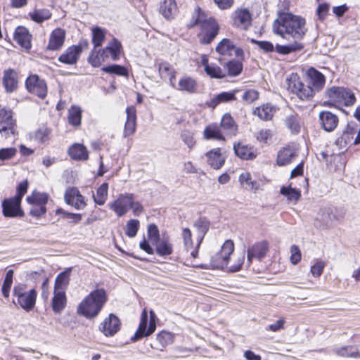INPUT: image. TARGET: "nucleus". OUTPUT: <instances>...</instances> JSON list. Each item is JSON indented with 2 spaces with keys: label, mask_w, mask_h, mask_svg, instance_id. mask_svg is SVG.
I'll return each mask as SVG.
<instances>
[{
  "label": "nucleus",
  "mask_w": 360,
  "mask_h": 360,
  "mask_svg": "<svg viewBox=\"0 0 360 360\" xmlns=\"http://www.w3.org/2000/svg\"><path fill=\"white\" fill-rule=\"evenodd\" d=\"M103 72H107L110 75H116L118 76H127V70L121 65H111L108 66H105L102 68L101 69Z\"/></svg>",
  "instance_id": "obj_56"
},
{
  "label": "nucleus",
  "mask_w": 360,
  "mask_h": 360,
  "mask_svg": "<svg viewBox=\"0 0 360 360\" xmlns=\"http://www.w3.org/2000/svg\"><path fill=\"white\" fill-rule=\"evenodd\" d=\"M70 276V269L60 273L56 278L54 290L64 291L69 285Z\"/></svg>",
  "instance_id": "obj_40"
},
{
  "label": "nucleus",
  "mask_w": 360,
  "mask_h": 360,
  "mask_svg": "<svg viewBox=\"0 0 360 360\" xmlns=\"http://www.w3.org/2000/svg\"><path fill=\"white\" fill-rule=\"evenodd\" d=\"M71 158L75 160H86L89 158L88 151L84 146L79 143L73 144L68 150Z\"/></svg>",
  "instance_id": "obj_37"
},
{
  "label": "nucleus",
  "mask_w": 360,
  "mask_h": 360,
  "mask_svg": "<svg viewBox=\"0 0 360 360\" xmlns=\"http://www.w3.org/2000/svg\"><path fill=\"white\" fill-rule=\"evenodd\" d=\"M251 16L247 9L236 11L234 13L233 24L236 27L245 30L250 25Z\"/></svg>",
  "instance_id": "obj_30"
},
{
  "label": "nucleus",
  "mask_w": 360,
  "mask_h": 360,
  "mask_svg": "<svg viewBox=\"0 0 360 360\" xmlns=\"http://www.w3.org/2000/svg\"><path fill=\"white\" fill-rule=\"evenodd\" d=\"M234 250V244L231 240H226L221 250L213 255L210 260L211 266L214 269H224L227 266L230 255Z\"/></svg>",
  "instance_id": "obj_9"
},
{
  "label": "nucleus",
  "mask_w": 360,
  "mask_h": 360,
  "mask_svg": "<svg viewBox=\"0 0 360 360\" xmlns=\"http://www.w3.org/2000/svg\"><path fill=\"white\" fill-rule=\"evenodd\" d=\"M158 70L162 79H168L170 84L174 86V80L175 79L176 72L172 65L167 62H162L159 64Z\"/></svg>",
  "instance_id": "obj_38"
},
{
  "label": "nucleus",
  "mask_w": 360,
  "mask_h": 360,
  "mask_svg": "<svg viewBox=\"0 0 360 360\" xmlns=\"http://www.w3.org/2000/svg\"><path fill=\"white\" fill-rule=\"evenodd\" d=\"M26 88L29 92L44 98L47 94V85L44 79L37 75L30 76L25 82Z\"/></svg>",
  "instance_id": "obj_14"
},
{
  "label": "nucleus",
  "mask_w": 360,
  "mask_h": 360,
  "mask_svg": "<svg viewBox=\"0 0 360 360\" xmlns=\"http://www.w3.org/2000/svg\"><path fill=\"white\" fill-rule=\"evenodd\" d=\"M32 207L30 208V213L31 215L37 217H39L46 212V207L44 205L30 203Z\"/></svg>",
  "instance_id": "obj_64"
},
{
  "label": "nucleus",
  "mask_w": 360,
  "mask_h": 360,
  "mask_svg": "<svg viewBox=\"0 0 360 360\" xmlns=\"http://www.w3.org/2000/svg\"><path fill=\"white\" fill-rule=\"evenodd\" d=\"M13 296L18 304L27 312L32 311L36 304L37 292L35 289L26 290V285L19 283L13 288Z\"/></svg>",
  "instance_id": "obj_5"
},
{
  "label": "nucleus",
  "mask_w": 360,
  "mask_h": 360,
  "mask_svg": "<svg viewBox=\"0 0 360 360\" xmlns=\"http://www.w3.org/2000/svg\"><path fill=\"white\" fill-rule=\"evenodd\" d=\"M67 297L64 291H53V297L51 300L52 309L56 314H60L65 307Z\"/></svg>",
  "instance_id": "obj_32"
},
{
  "label": "nucleus",
  "mask_w": 360,
  "mask_h": 360,
  "mask_svg": "<svg viewBox=\"0 0 360 360\" xmlns=\"http://www.w3.org/2000/svg\"><path fill=\"white\" fill-rule=\"evenodd\" d=\"M13 271L9 269L4 278V283L2 285V294L5 297H8L10 289L13 283Z\"/></svg>",
  "instance_id": "obj_57"
},
{
  "label": "nucleus",
  "mask_w": 360,
  "mask_h": 360,
  "mask_svg": "<svg viewBox=\"0 0 360 360\" xmlns=\"http://www.w3.org/2000/svg\"><path fill=\"white\" fill-rule=\"evenodd\" d=\"M273 30L282 38L295 41L301 39L307 30L305 19L290 13H280L274 22Z\"/></svg>",
  "instance_id": "obj_1"
},
{
  "label": "nucleus",
  "mask_w": 360,
  "mask_h": 360,
  "mask_svg": "<svg viewBox=\"0 0 360 360\" xmlns=\"http://www.w3.org/2000/svg\"><path fill=\"white\" fill-rule=\"evenodd\" d=\"M82 110L79 107L72 106L68 111V122L73 126H79L81 123Z\"/></svg>",
  "instance_id": "obj_52"
},
{
  "label": "nucleus",
  "mask_w": 360,
  "mask_h": 360,
  "mask_svg": "<svg viewBox=\"0 0 360 360\" xmlns=\"http://www.w3.org/2000/svg\"><path fill=\"white\" fill-rule=\"evenodd\" d=\"M196 25H198L200 29L198 36L201 44H210L218 34L219 25L216 20L211 17L208 18L199 7L195 9L188 26L193 27Z\"/></svg>",
  "instance_id": "obj_2"
},
{
  "label": "nucleus",
  "mask_w": 360,
  "mask_h": 360,
  "mask_svg": "<svg viewBox=\"0 0 360 360\" xmlns=\"http://www.w3.org/2000/svg\"><path fill=\"white\" fill-rule=\"evenodd\" d=\"M303 48V45L302 43L295 41L291 44L288 45H279L277 44L275 46V50L277 53L280 54H289L292 52H295L297 51H300Z\"/></svg>",
  "instance_id": "obj_49"
},
{
  "label": "nucleus",
  "mask_w": 360,
  "mask_h": 360,
  "mask_svg": "<svg viewBox=\"0 0 360 360\" xmlns=\"http://www.w3.org/2000/svg\"><path fill=\"white\" fill-rule=\"evenodd\" d=\"M31 19L38 23L49 20L51 17V13L49 9H36L30 13Z\"/></svg>",
  "instance_id": "obj_51"
},
{
  "label": "nucleus",
  "mask_w": 360,
  "mask_h": 360,
  "mask_svg": "<svg viewBox=\"0 0 360 360\" xmlns=\"http://www.w3.org/2000/svg\"><path fill=\"white\" fill-rule=\"evenodd\" d=\"M156 315L154 311L151 309L150 311L149 325L147 328L148 313L146 309H144L141 312L139 328L135 334L131 337V341L136 342L143 337H148L153 333L156 329Z\"/></svg>",
  "instance_id": "obj_8"
},
{
  "label": "nucleus",
  "mask_w": 360,
  "mask_h": 360,
  "mask_svg": "<svg viewBox=\"0 0 360 360\" xmlns=\"http://www.w3.org/2000/svg\"><path fill=\"white\" fill-rule=\"evenodd\" d=\"M121 322L119 318L110 314L101 324L100 330L105 336H113L120 329Z\"/></svg>",
  "instance_id": "obj_21"
},
{
  "label": "nucleus",
  "mask_w": 360,
  "mask_h": 360,
  "mask_svg": "<svg viewBox=\"0 0 360 360\" xmlns=\"http://www.w3.org/2000/svg\"><path fill=\"white\" fill-rule=\"evenodd\" d=\"M298 156V148L294 143L281 148L277 154L276 164L278 166L290 165Z\"/></svg>",
  "instance_id": "obj_17"
},
{
  "label": "nucleus",
  "mask_w": 360,
  "mask_h": 360,
  "mask_svg": "<svg viewBox=\"0 0 360 360\" xmlns=\"http://www.w3.org/2000/svg\"><path fill=\"white\" fill-rule=\"evenodd\" d=\"M233 149L236 155L243 160H252L257 157L256 150L248 145L238 143L234 144Z\"/></svg>",
  "instance_id": "obj_29"
},
{
  "label": "nucleus",
  "mask_w": 360,
  "mask_h": 360,
  "mask_svg": "<svg viewBox=\"0 0 360 360\" xmlns=\"http://www.w3.org/2000/svg\"><path fill=\"white\" fill-rule=\"evenodd\" d=\"M15 41L22 47L29 49L31 47V35L27 28L18 27L14 34Z\"/></svg>",
  "instance_id": "obj_31"
},
{
  "label": "nucleus",
  "mask_w": 360,
  "mask_h": 360,
  "mask_svg": "<svg viewBox=\"0 0 360 360\" xmlns=\"http://www.w3.org/2000/svg\"><path fill=\"white\" fill-rule=\"evenodd\" d=\"M198 65L203 67L205 72L210 78L222 79L225 77V69L215 63H210L207 55L202 54L200 56Z\"/></svg>",
  "instance_id": "obj_16"
},
{
  "label": "nucleus",
  "mask_w": 360,
  "mask_h": 360,
  "mask_svg": "<svg viewBox=\"0 0 360 360\" xmlns=\"http://www.w3.org/2000/svg\"><path fill=\"white\" fill-rule=\"evenodd\" d=\"M160 13L166 19H172L179 13L178 6L175 0H164L160 6Z\"/></svg>",
  "instance_id": "obj_28"
},
{
  "label": "nucleus",
  "mask_w": 360,
  "mask_h": 360,
  "mask_svg": "<svg viewBox=\"0 0 360 360\" xmlns=\"http://www.w3.org/2000/svg\"><path fill=\"white\" fill-rule=\"evenodd\" d=\"M109 58V55L105 54L104 51L102 49L101 51L96 52L92 51L89 56V63L94 68H97L101 65V64Z\"/></svg>",
  "instance_id": "obj_48"
},
{
  "label": "nucleus",
  "mask_w": 360,
  "mask_h": 360,
  "mask_svg": "<svg viewBox=\"0 0 360 360\" xmlns=\"http://www.w3.org/2000/svg\"><path fill=\"white\" fill-rule=\"evenodd\" d=\"M181 138L190 149H192L195 146V140L193 132L184 130L181 132Z\"/></svg>",
  "instance_id": "obj_62"
},
{
  "label": "nucleus",
  "mask_w": 360,
  "mask_h": 360,
  "mask_svg": "<svg viewBox=\"0 0 360 360\" xmlns=\"http://www.w3.org/2000/svg\"><path fill=\"white\" fill-rule=\"evenodd\" d=\"M107 300L108 297L105 290H93L78 304L77 313L86 319H94L98 315Z\"/></svg>",
  "instance_id": "obj_3"
},
{
  "label": "nucleus",
  "mask_w": 360,
  "mask_h": 360,
  "mask_svg": "<svg viewBox=\"0 0 360 360\" xmlns=\"http://www.w3.org/2000/svg\"><path fill=\"white\" fill-rule=\"evenodd\" d=\"M238 91V90L228 92L224 91L214 96L210 101L209 106L215 108L221 103H226L236 100L235 93Z\"/></svg>",
  "instance_id": "obj_41"
},
{
  "label": "nucleus",
  "mask_w": 360,
  "mask_h": 360,
  "mask_svg": "<svg viewBox=\"0 0 360 360\" xmlns=\"http://www.w3.org/2000/svg\"><path fill=\"white\" fill-rule=\"evenodd\" d=\"M285 126L293 134L300 132L301 124L300 119L296 114H291L285 120Z\"/></svg>",
  "instance_id": "obj_50"
},
{
  "label": "nucleus",
  "mask_w": 360,
  "mask_h": 360,
  "mask_svg": "<svg viewBox=\"0 0 360 360\" xmlns=\"http://www.w3.org/2000/svg\"><path fill=\"white\" fill-rule=\"evenodd\" d=\"M275 111L276 108L273 105L266 103L257 108L254 110V114L257 115L262 120H269L272 118Z\"/></svg>",
  "instance_id": "obj_44"
},
{
  "label": "nucleus",
  "mask_w": 360,
  "mask_h": 360,
  "mask_svg": "<svg viewBox=\"0 0 360 360\" xmlns=\"http://www.w3.org/2000/svg\"><path fill=\"white\" fill-rule=\"evenodd\" d=\"M65 36V31L63 29L56 28L53 30L50 34L46 49L49 51L60 50L63 46Z\"/></svg>",
  "instance_id": "obj_22"
},
{
  "label": "nucleus",
  "mask_w": 360,
  "mask_h": 360,
  "mask_svg": "<svg viewBox=\"0 0 360 360\" xmlns=\"http://www.w3.org/2000/svg\"><path fill=\"white\" fill-rule=\"evenodd\" d=\"M174 336L173 333L162 330L157 335L156 340L158 345L155 347V348L162 351L167 345L172 344L174 342Z\"/></svg>",
  "instance_id": "obj_43"
},
{
  "label": "nucleus",
  "mask_w": 360,
  "mask_h": 360,
  "mask_svg": "<svg viewBox=\"0 0 360 360\" xmlns=\"http://www.w3.org/2000/svg\"><path fill=\"white\" fill-rule=\"evenodd\" d=\"M216 51L221 56L243 58V51L236 47L233 43L228 39H223L217 46Z\"/></svg>",
  "instance_id": "obj_18"
},
{
  "label": "nucleus",
  "mask_w": 360,
  "mask_h": 360,
  "mask_svg": "<svg viewBox=\"0 0 360 360\" xmlns=\"http://www.w3.org/2000/svg\"><path fill=\"white\" fill-rule=\"evenodd\" d=\"M91 31L92 42L94 46H101L105 39V30L99 27H95L91 29Z\"/></svg>",
  "instance_id": "obj_54"
},
{
  "label": "nucleus",
  "mask_w": 360,
  "mask_h": 360,
  "mask_svg": "<svg viewBox=\"0 0 360 360\" xmlns=\"http://www.w3.org/2000/svg\"><path fill=\"white\" fill-rule=\"evenodd\" d=\"M127 121L124 124V136L132 135L136 131V110L134 106L127 107L126 109Z\"/></svg>",
  "instance_id": "obj_24"
},
{
  "label": "nucleus",
  "mask_w": 360,
  "mask_h": 360,
  "mask_svg": "<svg viewBox=\"0 0 360 360\" xmlns=\"http://www.w3.org/2000/svg\"><path fill=\"white\" fill-rule=\"evenodd\" d=\"M155 246V252L161 257L169 256L173 252V245L169 236H163L162 238L153 243Z\"/></svg>",
  "instance_id": "obj_26"
},
{
  "label": "nucleus",
  "mask_w": 360,
  "mask_h": 360,
  "mask_svg": "<svg viewBox=\"0 0 360 360\" xmlns=\"http://www.w3.org/2000/svg\"><path fill=\"white\" fill-rule=\"evenodd\" d=\"M304 81L313 90V96L321 91L326 84L325 76L314 68H309L304 75Z\"/></svg>",
  "instance_id": "obj_10"
},
{
  "label": "nucleus",
  "mask_w": 360,
  "mask_h": 360,
  "mask_svg": "<svg viewBox=\"0 0 360 360\" xmlns=\"http://www.w3.org/2000/svg\"><path fill=\"white\" fill-rule=\"evenodd\" d=\"M319 119L323 129L326 131H333L338 124V117L329 111L321 112Z\"/></svg>",
  "instance_id": "obj_25"
},
{
  "label": "nucleus",
  "mask_w": 360,
  "mask_h": 360,
  "mask_svg": "<svg viewBox=\"0 0 360 360\" xmlns=\"http://www.w3.org/2000/svg\"><path fill=\"white\" fill-rule=\"evenodd\" d=\"M220 128L223 134L233 136L237 132V125L229 114H225L221 119Z\"/></svg>",
  "instance_id": "obj_35"
},
{
  "label": "nucleus",
  "mask_w": 360,
  "mask_h": 360,
  "mask_svg": "<svg viewBox=\"0 0 360 360\" xmlns=\"http://www.w3.org/2000/svg\"><path fill=\"white\" fill-rule=\"evenodd\" d=\"M65 202L74 207L76 210H84L86 206L84 196H83L77 188L70 187L66 189L64 195Z\"/></svg>",
  "instance_id": "obj_15"
},
{
  "label": "nucleus",
  "mask_w": 360,
  "mask_h": 360,
  "mask_svg": "<svg viewBox=\"0 0 360 360\" xmlns=\"http://www.w3.org/2000/svg\"><path fill=\"white\" fill-rule=\"evenodd\" d=\"M333 352L342 357H352L354 358V347L351 345L342 346L335 347L333 349Z\"/></svg>",
  "instance_id": "obj_59"
},
{
  "label": "nucleus",
  "mask_w": 360,
  "mask_h": 360,
  "mask_svg": "<svg viewBox=\"0 0 360 360\" xmlns=\"http://www.w3.org/2000/svg\"><path fill=\"white\" fill-rule=\"evenodd\" d=\"M140 222L138 219H129L125 226V234L129 238H134L139 229Z\"/></svg>",
  "instance_id": "obj_55"
},
{
  "label": "nucleus",
  "mask_w": 360,
  "mask_h": 360,
  "mask_svg": "<svg viewBox=\"0 0 360 360\" xmlns=\"http://www.w3.org/2000/svg\"><path fill=\"white\" fill-rule=\"evenodd\" d=\"M108 206L117 217L124 216L129 210L137 217L144 212L143 205L136 200L135 195L131 193L119 194L114 200L108 204Z\"/></svg>",
  "instance_id": "obj_4"
},
{
  "label": "nucleus",
  "mask_w": 360,
  "mask_h": 360,
  "mask_svg": "<svg viewBox=\"0 0 360 360\" xmlns=\"http://www.w3.org/2000/svg\"><path fill=\"white\" fill-rule=\"evenodd\" d=\"M180 91H185L188 94H194L197 91V81L189 76H184L179 79L177 86H174Z\"/></svg>",
  "instance_id": "obj_27"
},
{
  "label": "nucleus",
  "mask_w": 360,
  "mask_h": 360,
  "mask_svg": "<svg viewBox=\"0 0 360 360\" xmlns=\"http://www.w3.org/2000/svg\"><path fill=\"white\" fill-rule=\"evenodd\" d=\"M108 195V184L103 183L97 189L96 195H93L94 201L98 205H103L107 200Z\"/></svg>",
  "instance_id": "obj_47"
},
{
  "label": "nucleus",
  "mask_w": 360,
  "mask_h": 360,
  "mask_svg": "<svg viewBox=\"0 0 360 360\" xmlns=\"http://www.w3.org/2000/svg\"><path fill=\"white\" fill-rule=\"evenodd\" d=\"M338 219L331 208L326 207L320 210L317 214L316 221L319 227L328 229L332 226L334 222Z\"/></svg>",
  "instance_id": "obj_19"
},
{
  "label": "nucleus",
  "mask_w": 360,
  "mask_h": 360,
  "mask_svg": "<svg viewBox=\"0 0 360 360\" xmlns=\"http://www.w3.org/2000/svg\"><path fill=\"white\" fill-rule=\"evenodd\" d=\"M56 214H61L63 219H69L71 222L77 224L82 220V214L79 213H71L65 211L63 209H58Z\"/></svg>",
  "instance_id": "obj_60"
},
{
  "label": "nucleus",
  "mask_w": 360,
  "mask_h": 360,
  "mask_svg": "<svg viewBox=\"0 0 360 360\" xmlns=\"http://www.w3.org/2000/svg\"><path fill=\"white\" fill-rule=\"evenodd\" d=\"M239 181L247 190H252L255 187V182L252 180L251 174L248 172H244L240 174Z\"/></svg>",
  "instance_id": "obj_58"
},
{
  "label": "nucleus",
  "mask_w": 360,
  "mask_h": 360,
  "mask_svg": "<svg viewBox=\"0 0 360 360\" xmlns=\"http://www.w3.org/2000/svg\"><path fill=\"white\" fill-rule=\"evenodd\" d=\"M325 95L328 98L330 102L344 104L346 106L352 105L356 101L354 94L344 87H330L326 91Z\"/></svg>",
  "instance_id": "obj_7"
},
{
  "label": "nucleus",
  "mask_w": 360,
  "mask_h": 360,
  "mask_svg": "<svg viewBox=\"0 0 360 360\" xmlns=\"http://www.w3.org/2000/svg\"><path fill=\"white\" fill-rule=\"evenodd\" d=\"M203 136L205 139H214L224 141V135L219 125L217 124H210L207 125L203 131Z\"/></svg>",
  "instance_id": "obj_36"
},
{
  "label": "nucleus",
  "mask_w": 360,
  "mask_h": 360,
  "mask_svg": "<svg viewBox=\"0 0 360 360\" xmlns=\"http://www.w3.org/2000/svg\"><path fill=\"white\" fill-rule=\"evenodd\" d=\"M147 234L148 239L153 244L160 239L159 229L154 224L148 225Z\"/></svg>",
  "instance_id": "obj_61"
},
{
  "label": "nucleus",
  "mask_w": 360,
  "mask_h": 360,
  "mask_svg": "<svg viewBox=\"0 0 360 360\" xmlns=\"http://www.w3.org/2000/svg\"><path fill=\"white\" fill-rule=\"evenodd\" d=\"M15 131V120L12 112L5 108H0V133L5 138L13 135Z\"/></svg>",
  "instance_id": "obj_12"
},
{
  "label": "nucleus",
  "mask_w": 360,
  "mask_h": 360,
  "mask_svg": "<svg viewBox=\"0 0 360 360\" xmlns=\"http://www.w3.org/2000/svg\"><path fill=\"white\" fill-rule=\"evenodd\" d=\"M181 236H182L184 245H185V248H186V250L188 251H190V254L193 258L197 257L198 254V250L199 248H197V245L194 248L193 243L192 240V233H191V230L188 228H184L182 230Z\"/></svg>",
  "instance_id": "obj_39"
},
{
  "label": "nucleus",
  "mask_w": 360,
  "mask_h": 360,
  "mask_svg": "<svg viewBox=\"0 0 360 360\" xmlns=\"http://www.w3.org/2000/svg\"><path fill=\"white\" fill-rule=\"evenodd\" d=\"M4 86L8 92L13 91L17 87V80L15 79V72L13 70H7L4 72L3 78Z\"/></svg>",
  "instance_id": "obj_45"
},
{
  "label": "nucleus",
  "mask_w": 360,
  "mask_h": 360,
  "mask_svg": "<svg viewBox=\"0 0 360 360\" xmlns=\"http://www.w3.org/2000/svg\"><path fill=\"white\" fill-rule=\"evenodd\" d=\"M20 199L15 197L4 200L2 203L4 215L7 217H22L23 212L20 207Z\"/></svg>",
  "instance_id": "obj_20"
},
{
  "label": "nucleus",
  "mask_w": 360,
  "mask_h": 360,
  "mask_svg": "<svg viewBox=\"0 0 360 360\" xmlns=\"http://www.w3.org/2000/svg\"><path fill=\"white\" fill-rule=\"evenodd\" d=\"M205 156L207 164L214 169H219L224 165L225 156L219 148L208 151Z\"/></svg>",
  "instance_id": "obj_23"
},
{
  "label": "nucleus",
  "mask_w": 360,
  "mask_h": 360,
  "mask_svg": "<svg viewBox=\"0 0 360 360\" xmlns=\"http://www.w3.org/2000/svg\"><path fill=\"white\" fill-rule=\"evenodd\" d=\"M269 250V243L265 240L255 242L248 248L247 262L250 265L253 259L262 260L266 257Z\"/></svg>",
  "instance_id": "obj_11"
},
{
  "label": "nucleus",
  "mask_w": 360,
  "mask_h": 360,
  "mask_svg": "<svg viewBox=\"0 0 360 360\" xmlns=\"http://www.w3.org/2000/svg\"><path fill=\"white\" fill-rule=\"evenodd\" d=\"M17 153L15 148H5L0 149V160L2 161L13 158Z\"/></svg>",
  "instance_id": "obj_63"
},
{
  "label": "nucleus",
  "mask_w": 360,
  "mask_h": 360,
  "mask_svg": "<svg viewBox=\"0 0 360 360\" xmlns=\"http://www.w3.org/2000/svg\"><path fill=\"white\" fill-rule=\"evenodd\" d=\"M280 193L281 195L285 196L288 201L293 202L295 204L301 197L300 191L295 188H292L291 184L288 186H283L281 188Z\"/></svg>",
  "instance_id": "obj_46"
},
{
  "label": "nucleus",
  "mask_w": 360,
  "mask_h": 360,
  "mask_svg": "<svg viewBox=\"0 0 360 360\" xmlns=\"http://www.w3.org/2000/svg\"><path fill=\"white\" fill-rule=\"evenodd\" d=\"M194 227L196 229L197 248H199L206 233L210 228V222L205 218H199L195 221Z\"/></svg>",
  "instance_id": "obj_34"
},
{
  "label": "nucleus",
  "mask_w": 360,
  "mask_h": 360,
  "mask_svg": "<svg viewBox=\"0 0 360 360\" xmlns=\"http://www.w3.org/2000/svg\"><path fill=\"white\" fill-rule=\"evenodd\" d=\"M87 41H81L78 45L68 47L58 58V60L66 65H75L77 63L83 48H86Z\"/></svg>",
  "instance_id": "obj_13"
},
{
  "label": "nucleus",
  "mask_w": 360,
  "mask_h": 360,
  "mask_svg": "<svg viewBox=\"0 0 360 360\" xmlns=\"http://www.w3.org/2000/svg\"><path fill=\"white\" fill-rule=\"evenodd\" d=\"M288 89L302 101H308L314 97L313 90L305 81H302L297 73H292L286 79Z\"/></svg>",
  "instance_id": "obj_6"
},
{
  "label": "nucleus",
  "mask_w": 360,
  "mask_h": 360,
  "mask_svg": "<svg viewBox=\"0 0 360 360\" xmlns=\"http://www.w3.org/2000/svg\"><path fill=\"white\" fill-rule=\"evenodd\" d=\"M225 69V77L227 76H237L240 74L243 70V64L240 61L231 60L223 64Z\"/></svg>",
  "instance_id": "obj_42"
},
{
  "label": "nucleus",
  "mask_w": 360,
  "mask_h": 360,
  "mask_svg": "<svg viewBox=\"0 0 360 360\" xmlns=\"http://www.w3.org/2000/svg\"><path fill=\"white\" fill-rule=\"evenodd\" d=\"M28 203H34L46 206L48 202V195L45 193L33 192L32 194L27 198Z\"/></svg>",
  "instance_id": "obj_53"
},
{
  "label": "nucleus",
  "mask_w": 360,
  "mask_h": 360,
  "mask_svg": "<svg viewBox=\"0 0 360 360\" xmlns=\"http://www.w3.org/2000/svg\"><path fill=\"white\" fill-rule=\"evenodd\" d=\"M103 50L112 60H117L122 54V46L117 39L113 38Z\"/></svg>",
  "instance_id": "obj_33"
}]
</instances>
